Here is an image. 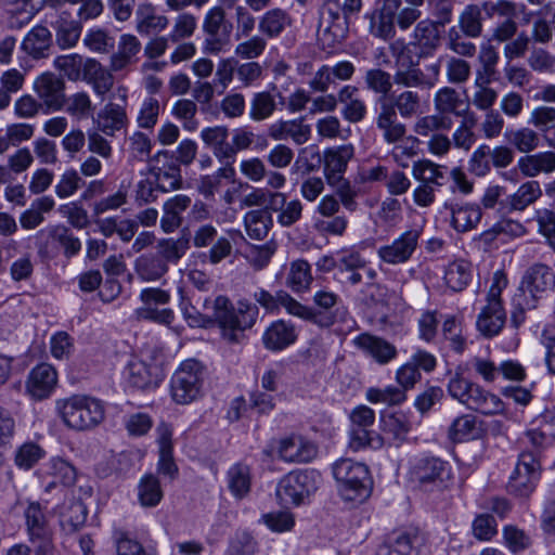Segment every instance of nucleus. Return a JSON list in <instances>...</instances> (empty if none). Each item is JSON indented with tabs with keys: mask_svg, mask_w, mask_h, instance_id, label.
<instances>
[{
	"mask_svg": "<svg viewBox=\"0 0 555 555\" xmlns=\"http://www.w3.org/2000/svg\"><path fill=\"white\" fill-rule=\"evenodd\" d=\"M210 304L223 337L232 343L238 340L242 332L254 326L259 314L258 307L246 299L238 300L236 309L230 299L222 295L217 296Z\"/></svg>",
	"mask_w": 555,
	"mask_h": 555,
	"instance_id": "1",
	"label": "nucleus"
},
{
	"mask_svg": "<svg viewBox=\"0 0 555 555\" xmlns=\"http://www.w3.org/2000/svg\"><path fill=\"white\" fill-rule=\"evenodd\" d=\"M56 405L63 423L75 430L93 429L105 418L104 403L91 396L73 395L59 400Z\"/></svg>",
	"mask_w": 555,
	"mask_h": 555,
	"instance_id": "2",
	"label": "nucleus"
},
{
	"mask_svg": "<svg viewBox=\"0 0 555 555\" xmlns=\"http://www.w3.org/2000/svg\"><path fill=\"white\" fill-rule=\"evenodd\" d=\"M333 475L344 500L361 503L370 498L373 480L364 463L340 459L333 464Z\"/></svg>",
	"mask_w": 555,
	"mask_h": 555,
	"instance_id": "3",
	"label": "nucleus"
},
{
	"mask_svg": "<svg viewBox=\"0 0 555 555\" xmlns=\"http://www.w3.org/2000/svg\"><path fill=\"white\" fill-rule=\"evenodd\" d=\"M321 475L313 469L295 470L285 475L278 483L276 496L282 504H305L318 490Z\"/></svg>",
	"mask_w": 555,
	"mask_h": 555,
	"instance_id": "4",
	"label": "nucleus"
},
{
	"mask_svg": "<svg viewBox=\"0 0 555 555\" xmlns=\"http://www.w3.org/2000/svg\"><path fill=\"white\" fill-rule=\"evenodd\" d=\"M506 285L505 275L500 271L495 272L487 295V305L481 309L476 322L478 331L485 337L496 336L506 322V313L501 301V292Z\"/></svg>",
	"mask_w": 555,
	"mask_h": 555,
	"instance_id": "5",
	"label": "nucleus"
},
{
	"mask_svg": "<svg viewBox=\"0 0 555 555\" xmlns=\"http://www.w3.org/2000/svg\"><path fill=\"white\" fill-rule=\"evenodd\" d=\"M450 477L449 464L436 456L416 459L409 469L410 481L424 491L446 488Z\"/></svg>",
	"mask_w": 555,
	"mask_h": 555,
	"instance_id": "6",
	"label": "nucleus"
},
{
	"mask_svg": "<svg viewBox=\"0 0 555 555\" xmlns=\"http://www.w3.org/2000/svg\"><path fill=\"white\" fill-rule=\"evenodd\" d=\"M232 30L233 25L227 18L225 10L221 5L210 8L203 21V51L212 55L225 51L231 43Z\"/></svg>",
	"mask_w": 555,
	"mask_h": 555,
	"instance_id": "7",
	"label": "nucleus"
},
{
	"mask_svg": "<svg viewBox=\"0 0 555 555\" xmlns=\"http://www.w3.org/2000/svg\"><path fill=\"white\" fill-rule=\"evenodd\" d=\"M203 369L198 361L190 359L181 363L171 377L170 389L175 402L189 404L201 395Z\"/></svg>",
	"mask_w": 555,
	"mask_h": 555,
	"instance_id": "8",
	"label": "nucleus"
},
{
	"mask_svg": "<svg viewBox=\"0 0 555 555\" xmlns=\"http://www.w3.org/2000/svg\"><path fill=\"white\" fill-rule=\"evenodd\" d=\"M540 480V464L531 452H522L519 455L514 473L509 477L507 489L509 493L528 498L535 489Z\"/></svg>",
	"mask_w": 555,
	"mask_h": 555,
	"instance_id": "9",
	"label": "nucleus"
},
{
	"mask_svg": "<svg viewBox=\"0 0 555 555\" xmlns=\"http://www.w3.org/2000/svg\"><path fill=\"white\" fill-rule=\"evenodd\" d=\"M142 307L135 310L139 320L152 321L158 324L169 325L173 321V311L169 308H159L170 301L168 291L158 287H146L141 291Z\"/></svg>",
	"mask_w": 555,
	"mask_h": 555,
	"instance_id": "10",
	"label": "nucleus"
},
{
	"mask_svg": "<svg viewBox=\"0 0 555 555\" xmlns=\"http://www.w3.org/2000/svg\"><path fill=\"white\" fill-rule=\"evenodd\" d=\"M149 172L157 182L159 192L167 193L182 186L180 166L168 151H160L149 159Z\"/></svg>",
	"mask_w": 555,
	"mask_h": 555,
	"instance_id": "11",
	"label": "nucleus"
},
{
	"mask_svg": "<svg viewBox=\"0 0 555 555\" xmlns=\"http://www.w3.org/2000/svg\"><path fill=\"white\" fill-rule=\"evenodd\" d=\"M420 237L421 230H406L390 244L380 246L377 249V256L382 262L390 266L406 263L416 251Z\"/></svg>",
	"mask_w": 555,
	"mask_h": 555,
	"instance_id": "12",
	"label": "nucleus"
},
{
	"mask_svg": "<svg viewBox=\"0 0 555 555\" xmlns=\"http://www.w3.org/2000/svg\"><path fill=\"white\" fill-rule=\"evenodd\" d=\"M118 92L124 104L108 102L98 112L96 117L93 118L95 129L108 137H114L116 132L125 129L129 122L126 109L127 89L119 87Z\"/></svg>",
	"mask_w": 555,
	"mask_h": 555,
	"instance_id": "13",
	"label": "nucleus"
},
{
	"mask_svg": "<svg viewBox=\"0 0 555 555\" xmlns=\"http://www.w3.org/2000/svg\"><path fill=\"white\" fill-rule=\"evenodd\" d=\"M125 379L128 385L145 390L156 388L164 378L163 367L156 361H146L143 359H131L125 371Z\"/></svg>",
	"mask_w": 555,
	"mask_h": 555,
	"instance_id": "14",
	"label": "nucleus"
},
{
	"mask_svg": "<svg viewBox=\"0 0 555 555\" xmlns=\"http://www.w3.org/2000/svg\"><path fill=\"white\" fill-rule=\"evenodd\" d=\"M555 287V273L544 263H534L522 275L519 294L538 300L544 293Z\"/></svg>",
	"mask_w": 555,
	"mask_h": 555,
	"instance_id": "15",
	"label": "nucleus"
},
{
	"mask_svg": "<svg viewBox=\"0 0 555 555\" xmlns=\"http://www.w3.org/2000/svg\"><path fill=\"white\" fill-rule=\"evenodd\" d=\"M34 91L47 112L61 111L65 105V82L53 73H43L34 82Z\"/></svg>",
	"mask_w": 555,
	"mask_h": 555,
	"instance_id": "16",
	"label": "nucleus"
},
{
	"mask_svg": "<svg viewBox=\"0 0 555 555\" xmlns=\"http://www.w3.org/2000/svg\"><path fill=\"white\" fill-rule=\"evenodd\" d=\"M49 240L59 243L63 247L66 258L76 256L81 249L80 240L63 224L49 225L37 232L36 241L40 254H48Z\"/></svg>",
	"mask_w": 555,
	"mask_h": 555,
	"instance_id": "17",
	"label": "nucleus"
},
{
	"mask_svg": "<svg viewBox=\"0 0 555 555\" xmlns=\"http://www.w3.org/2000/svg\"><path fill=\"white\" fill-rule=\"evenodd\" d=\"M376 128L382 132L383 139L388 144H395L403 139L406 127L398 119V113L388 105V98L376 100Z\"/></svg>",
	"mask_w": 555,
	"mask_h": 555,
	"instance_id": "18",
	"label": "nucleus"
},
{
	"mask_svg": "<svg viewBox=\"0 0 555 555\" xmlns=\"http://www.w3.org/2000/svg\"><path fill=\"white\" fill-rule=\"evenodd\" d=\"M320 27L328 33L334 41L346 39L349 30V20L341 10V3L338 0H326L320 11Z\"/></svg>",
	"mask_w": 555,
	"mask_h": 555,
	"instance_id": "19",
	"label": "nucleus"
},
{
	"mask_svg": "<svg viewBox=\"0 0 555 555\" xmlns=\"http://www.w3.org/2000/svg\"><path fill=\"white\" fill-rule=\"evenodd\" d=\"M278 454L287 463H309L317 456L318 448L304 437L293 435L279 441Z\"/></svg>",
	"mask_w": 555,
	"mask_h": 555,
	"instance_id": "20",
	"label": "nucleus"
},
{
	"mask_svg": "<svg viewBox=\"0 0 555 555\" xmlns=\"http://www.w3.org/2000/svg\"><path fill=\"white\" fill-rule=\"evenodd\" d=\"M353 155L352 144H343L324 151V175L328 184H337L344 180V173Z\"/></svg>",
	"mask_w": 555,
	"mask_h": 555,
	"instance_id": "21",
	"label": "nucleus"
},
{
	"mask_svg": "<svg viewBox=\"0 0 555 555\" xmlns=\"http://www.w3.org/2000/svg\"><path fill=\"white\" fill-rule=\"evenodd\" d=\"M57 383V373L52 365L41 363L36 365L28 374L26 380L27 392L36 400L48 398Z\"/></svg>",
	"mask_w": 555,
	"mask_h": 555,
	"instance_id": "22",
	"label": "nucleus"
},
{
	"mask_svg": "<svg viewBox=\"0 0 555 555\" xmlns=\"http://www.w3.org/2000/svg\"><path fill=\"white\" fill-rule=\"evenodd\" d=\"M441 36L438 23L430 18L418 21L412 33L411 46L418 49V56L433 55L440 47Z\"/></svg>",
	"mask_w": 555,
	"mask_h": 555,
	"instance_id": "23",
	"label": "nucleus"
},
{
	"mask_svg": "<svg viewBox=\"0 0 555 555\" xmlns=\"http://www.w3.org/2000/svg\"><path fill=\"white\" fill-rule=\"evenodd\" d=\"M298 338L294 323L285 320L273 321L262 334V344L269 351H282L293 345Z\"/></svg>",
	"mask_w": 555,
	"mask_h": 555,
	"instance_id": "24",
	"label": "nucleus"
},
{
	"mask_svg": "<svg viewBox=\"0 0 555 555\" xmlns=\"http://www.w3.org/2000/svg\"><path fill=\"white\" fill-rule=\"evenodd\" d=\"M356 348L372 357L379 364H387L397 357V348L386 339L362 333L352 340Z\"/></svg>",
	"mask_w": 555,
	"mask_h": 555,
	"instance_id": "25",
	"label": "nucleus"
},
{
	"mask_svg": "<svg viewBox=\"0 0 555 555\" xmlns=\"http://www.w3.org/2000/svg\"><path fill=\"white\" fill-rule=\"evenodd\" d=\"M446 209L451 214V227L459 233H465L477 228L482 218V211L475 203H446Z\"/></svg>",
	"mask_w": 555,
	"mask_h": 555,
	"instance_id": "26",
	"label": "nucleus"
},
{
	"mask_svg": "<svg viewBox=\"0 0 555 555\" xmlns=\"http://www.w3.org/2000/svg\"><path fill=\"white\" fill-rule=\"evenodd\" d=\"M268 135L275 141L291 139L294 143L301 145L309 141L311 126L305 124L304 118L278 120L269 126Z\"/></svg>",
	"mask_w": 555,
	"mask_h": 555,
	"instance_id": "27",
	"label": "nucleus"
},
{
	"mask_svg": "<svg viewBox=\"0 0 555 555\" xmlns=\"http://www.w3.org/2000/svg\"><path fill=\"white\" fill-rule=\"evenodd\" d=\"M542 196L540 183L530 180L522 183L515 193L508 195L500 203L499 212L507 215L512 211H522Z\"/></svg>",
	"mask_w": 555,
	"mask_h": 555,
	"instance_id": "28",
	"label": "nucleus"
},
{
	"mask_svg": "<svg viewBox=\"0 0 555 555\" xmlns=\"http://www.w3.org/2000/svg\"><path fill=\"white\" fill-rule=\"evenodd\" d=\"M192 199L185 194H176L163 204L160 229L166 234L173 233L183 222V214L190 208Z\"/></svg>",
	"mask_w": 555,
	"mask_h": 555,
	"instance_id": "29",
	"label": "nucleus"
},
{
	"mask_svg": "<svg viewBox=\"0 0 555 555\" xmlns=\"http://www.w3.org/2000/svg\"><path fill=\"white\" fill-rule=\"evenodd\" d=\"M463 404L485 415L500 414L504 411L503 401L476 383H473Z\"/></svg>",
	"mask_w": 555,
	"mask_h": 555,
	"instance_id": "30",
	"label": "nucleus"
},
{
	"mask_svg": "<svg viewBox=\"0 0 555 555\" xmlns=\"http://www.w3.org/2000/svg\"><path fill=\"white\" fill-rule=\"evenodd\" d=\"M435 111L440 115L463 117L470 114L469 104L452 87H442L434 95Z\"/></svg>",
	"mask_w": 555,
	"mask_h": 555,
	"instance_id": "31",
	"label": "nucleus"
},
{
	"mask_svg": "<svg viewBox=\"0 0 555 555\" xmlns=\"http://www.w3.org/2000/svg\"><path fill=\"white\" fill-rule=\"evenodd\" d=\"M420 537L415 531L395 532L378 546L376 555H418Z\"/></svg>",
	"mask_w": 555,
	"mask_h": 555,
	"instance_id": "32",
	"label": "nucleus"
},
{
	"mask_svg": "<svg viewBox=\"0 0 555 555\" xmlns=\"http://www.w3.org/2000/svg\"><path fill=\"white\" fill-rule=\"evenodd\" d=\"M517 167L527 178H534L541 173H553L555 171V152L545 151L522 156L518 159Z\"/></svg>",
	"mask_w": 555,
	"mask_h": 555,
	"instance_id": "33",
	"label": "nucleus"
},
{
	"mask_svg": "<svg viewBox=\"0 0 555 555\" xmlns=\"http://www.w3.org/2000/svg\"><path fill=\"white\" fill-rule=\"evenodd\" d=\"M135 29L140 35H150L164 30L169 21L167 16L157 13L156 8L149 2L140 3L135 11Z\"/></svg>",
	"mask_w": 555,
	"mask_h": 555,
	"instance_id": "34",
	"label": "nucleus"
},
{
	"mask_svg": "<svg viewBox=\"0 0 555 555\" xmlns=\"http://www.w3.org/2000/svg\"><path fill=\"white\" fill-rule=\"evenodd\" d=\"M141 50V43L138 38L130 34L120 36L118 48L111 55L109 66L115 73L126 69L131 65Z\"/></svg>",
	"mask_w": 555,
	"mask_h": 555,
	"instance_id": "35",
	"label": "nucleus"
},
{
	"mask_svg": "<svg viewBox=\"0 0 555 555\" xmlns=\"http://www.w3.org/2000/svg\"><path fill=\"white\" fill-rule=\"evenodd\" d=\"M52 44V34L41 25L35 26L24 38L22 49L34 59H43Z\"/></svg>",
	"mask_w": 555,
	"mask_h": 555,
	"instance_id": "36",
	"label": "nucleus"
},
{
	"mask_svg": "<svg viewBox=\"0 0 555 555\" xmlns=\"http://www.w3.org/2000/svg\"><path fill=\"white\" fill-rule=\"evenodd\" d=\"M52 26L55 31V42L60 49L74 48L79 41L82 25L77 20L61 14Z\"/></svg>",
	"mask_w": 555,
	"mask_h": 555,
	"instance_id": "37",
	"label": "nucleus"
},
{
	"mask_svg": "<svg viewBox=\"0 0 555 555\" xmlns=\"http://www.w3.org/2000/svg\"><path fill=\"white\" fill-rule=\"evenodd\" d=\"M169 270L159 256L154 253H145L134 261V271L144 282L160 280Z\"/></svg>",
	"mask_w": 555,
	"mask_h": 555,
	"instance_id": "38",
	"label": "nucleus"
},
{
	"mask_svg": "<svg viewBox=\"0 0 555 555\" xmlns=\"http://www.w3.org/2000/svg\"><path fill=\"white\" fill-rule=\"evenodd\" d=\"M276 109L275 94L268 90L258 91L250 98L248 116L253 121L260 122L272 117Z\"/></svg>",
	"mask_w": 555,
	"mask_h": 555,
	"instance_id": "39",
	"label": "nucleus"
},
{
	"mask_svg": "<svg viewBox=\"0 0 555 555\" xmlns=\"http://www.w3.org/2000/svg\"><path fill=\"white\" fill-rule=\"evenodd\" d=\"M228 488L231 494L242 500L248 495L251 488V474L249 466L236 463L227 472Z\"/></svg>",
	"mask_w": 555,
	"mask_h": 555,
	"instance_id": "40",
	"label": "nucleus"
},
{
	"mask_svg": "<svg viewBox=\"0 0 555 555\" xmlns=\"http://www.w3.org/2000/svg\"><path fill=\"white\" fill-rule=\"evenodd\" d=\"M292 18L280 8L267 11L259 20L258 29L268 38L279 37L286 27L291 26Z\"/></svg>",
	"mask_w": 555,
	"mask_h": 555,
	"instance_id": "41",
	"label": "nucleus"
},
{
	"mask_svg": "<svg viewBox=\"0 0 555 555\" xmlns=\"http://www.w3.org/2000/svg\"><path fill=\"white\" fill-rule=\"evenodd\" d=\"M244 225L247 235L251 240H264L273 225V220L267 210L255 209L245 214Z\"/></svg>",
	"mask_w": 555,
	"mask_h": 555,
	"instance_id": "42",
	"label": "nucleus"
},
{
	"mask_svg": "<svg viewBox=\"0 0 555 555\" xmlns=\"http://www.w3.org/2000/svg\"><path fill=\"white\" fill-rule=\"evenodd\" d=\"M190 248V240L185 236L173 238H162L157 242L155 253L169 266L177 264Z\"/></svg>",
	"mask_w": 555,
	"mask_h": 555,
	"instance_id": "43",
	"label": "nucleus"
},
{
	"mask_svg": "<svg viewBox=\"0 0 555 555\" xmlns=\"http://www.w3.org/2000/svg\"><path fill=\"white\" fill-rule=\"evenodd\" d=\"M388 105L402 118L409 119L421 113L422 98L416 91L403 90L388 99Z\"/></svg>",
	"mask_w": 555,
	"mask_h": 555,
	"instance_id": "44",
	"label": "nucleus"
},
{
	"mask_svg": "<svg viewBox=\"0 0 555 555\" xmlns=\"http://www.w3.org/2000/svg\"><path fill=\"white\" fill-rule=\"evenodd\" d=\"M472 278L473 266L464 259L449 263L444 272L446 284L454 292L463 291L469 284Z\"/></svg>",
	"mask_w": 555,
	"mask_h": 555,
	"instance_id": "45",
	"label": "nucleus"
},
{
	"mask_svg": "<svg viewBox=\"0 0 555 555\" xmlns=\"http://www.w3.org/2000/svg\"><path fill=\"white\" fill-rule=\"evenodd\" d=\"M364 88L379 95L378 98H387L393 87V76L390 73L379 68H367L363 75Z\"/></svg>",
	"mask_w": 555,
	"mask_h": 555,
	"instance_id": "46",
	"label": "nucleus"
},
{
	"mask_svg": "<svg viewBox=\"0 0 555 555\" xmlns=\"http://www.w3.org/2000/svg\"><path fill=\"white\" fill-rule=\"evenodd\" d=\"M482 22L483 16L480 14L478 4L469 3L460 13L456 27L464 31L468 38L476 39L482 35Z\"/></svg>",
	"mask_w": 555,
	"mask_h": 555,
	"instance_id": "47",
	"label": "nucleus"
},
{
	"mask_svg": "<svg viewBox=\"0 0 555 555\" xmlns=\"http://www.w3.org/2000/svg\"><path fill=\"white\" fill-rule=\"evenodd\" d=\"M493 81L492 78L482 77L480 74L475 75V91L472 98V104L479 111L493 109V105L498 100V92L489 85Z\"/></svg>",
	"mask_w": 555,
	"mask_h": 555,
	"instance_id": "48",
	"label": "nucleus"
},
{
	"mask_svg": "<svg viewBox=\"0 0 555 555\" xmlns=\"http://www.w3.org/2000/svg\"><path fill=\"white\" fill-rule=\"evenodd\" d=\"M164 496L158 478L153 474H145L138 485V500L143 507L157 506Z\"/></svg>",
	"mask_w": 555,
	"mask_h": 555,
	"instance_id": "49",
	"label": "nucleus"
},
{
	"mask_svg": "<svg viewBox=\"0 0 555 555\" xmlns=\"http://www.w3.org/2000/svg\"><path fill=\"white\" fill-rule=\"evenodd\" d=\"M481 434L482 429L473 415H462L455 418L449 428V437L455 442L478 439Z\"/></svg>",
	"mask_w": 555,
	"mask_h": 555,
	"instance_id": "50",
	"label": "nucleus"
},
{
	"mask_svg": "<svg viewBox=\"0 0 555 555\" xmlns=\"http://www.w3.org/2000/svg\"><path fill=\"white\" fill-rule=\"evenodd\" d=\"M453 127L451 116L436 114L425 115L416 120L413 131L420 137L429 138L441 131H448Z\"/></svg>",
	"mask_w": 555,
	"mask_h": 555,
	"instance_id": "51",
	"label": "nucleus"
},
{
	"mask_svg": "<svg viewBox=\"0 0 555 555\" xmlns=\"http://www.w3.org/2000/svg\"><path fill=\"white\" fill-rule=\"evenodd\" d=\"M312 282L311 267L302 259L291 262L285 284L295 293L307 291Z\"/></svg>",
	"mask_w": 555,
	"mask_h": 555,
	"instance_id": "52",
	"label": "nucleus"
},
{
	"mask_svg": "<svg viewBox=\"0 0 555 555\" xmlns=\"http://www.w3.org/2000/svg\"><path fill=\"white\" fill-rule=\"evenodd\" d=\"M508 143L518 152L529 154L540 145V137L533 129L524 127L505 132Z\"/></svg>",
	"mask_w": 555,
	"mask_h": 555,
	"instance_id": "53",
	"label": "nucleus"
},
{
	"mask_svg": "<svg viewBox=\"0 0 555 555\" xmlns=\"http://www.w3.org/2000/svg\"><path fill=\"white\" fill-rule=\"evenodd\" d=\"M460 125L455 128L451 142L456 149L469 151L476 142L474 127L477 124V117L474 113L462 117Z\"/></svg>",
	"mask_w": 555,
	"mask_h": 555,
	"instance_id": "54",
	"label": "nucleus"
},
{
	"mask_svg": "<svg viewBox=\"0 0 555 555\" xmlns=\"http://www.w3.org/2000/svg\"><path fill=\"white\" fill-rule=\"evenodd\" d=\"M446 47L454 54L463 57H473L477 52V47L474 42L468 40L464 31L452 26L448 29L446 35Z\"/></svg>",
	"mask_w": 555,
	"mask_h": 555,
	"instance_id": "55",
	"label": "nucleus"
},
{
	"mask_svg": "<svg viewBox=\"0 0 555 555\" xmlns=\"http://www.w3.org/2000/svg\"><path fill=\"white\" fill-rule=\"evenodd\" d=\"M46 451L38 443L28 441L21 444L14 452V464L23 470L31 469L41 459Z\"/></svg>",
	"mask_w": 555,
	"mask_h": 555,
	"instance_id": "56",
	"label": "nucleus"
},
{
	"mask_svg": "<svg viewBox=\"0 0 555 555\" xmlns=\"http://www.w3.org/2000/svg\"><path fill=\"white\" fill-rule=\"evenodd\" d=\"M25 518L27 531L31 542L36 541V537L50 533L47 526V518L42 507L37 502H31L25 509Z\"/></svg>",
	"mask_w": 555,
	"mask_h": 555,
	"instance_id": "57",
	"label": "nucleus"
},
{
	"mask_svg": "<svg viewBox=\"0 0 555 555\" xmlns=\"http://www.w3.org/2000/svg\"><path fill=\"white\" fill-rule=\"evenodd\" d=\"M370 34L378 39L388 41L396 36L395 17L388 13L377 11L370 17Z\"/></svg>",
	"mask_w": 555,
	"mask_h": 555,
	"instance_id": "58",
	"label": "nucleus"
},
{
	"mask_svg": "<svg viewBox=\"0 0 555 555\" xmlns=\"http://www.w3.org/2000/svg\"><path fill=\"white\" fill-rule=\"evenodd\" d=\"M211 299H204L203 309L201 312L196 306L182 302V313L189 325L196 327H206L216 321L214 317V309L211 307Z\"/></svg>",
	"mask_w": 555,
	"mask_h": 555,
	"instance_id": "59",
	"label": "nucleus"
},
{
	"mask_svg": "<svg viewBox=\"0 0 555 555\" xmlns=\"http://www.w3.org/2000/svg\"><path fill=\"white\" fill-rule=\"evenodd\" d=\"M65 111L72 117L81 120L88 118L94 111L90 95L85 92H76L65 96Z\"/></svg>",
	"mask_w": 555,
	"mask_h": 555,
	"instance_id": "60",
	"label": "nucleus"
},
{
	"mask_svg": "<svg viewBox=\"0 0 555 555\" xmlns=\"http://www.w3.org/2000/svg\"><path fill=\"white\" fill-rule=\"evenodd\" d=\"M393 82L405 90L411 88H420L428 90V85L425 80V73L417 66H409L406 68H399L393 74Z\"/></svg>",
	"mask_w": 555,
	"mask_h": 555,
	"instance_id": "61",
	"label": "nucleus"
},
{
	"mask_svg": "<svg viewBox=\"0 0 555 555\" xmlns=\"http://www.w3.org/2000/svg\"><path fill=\"white\" fill-rule=\"evenodd\" d=\"M382 430L395 440H403L410 430V423L405 414L390 413L380 417Z\"/></svg>",
	"mask_w": 555,
	"mask_h": 555,
	"instance_id": "62",
	"label": "nucleus"
},
{
	"mask_svg": "<svg viewBox=\"0 0 555 555\" xmlns=\"http://www.w3.org/2000/svg\"><path fill=\"white\" fill-rule=\"evenodd\" d=\"M412 173L416 180L429 183V185L433 186L442 185V180L444 179L441 166L430 160H422L414 163Z\"/></svg>",
	"mask_w": 555,
	"mask_h": 555,
	"instance_id": "63",
	"label": "nucleus"
},
{
	"mask_svg": "<svg viewBox=\"0 0 555 555\" xmlns=\"http://www.w3.org/2000/svg\"><path fill=\"white\" fill-rule=\"evenodd\" d=\"M348 446L354 452L365 448L379 449L383 446V438L375 431L352 427Z\"/></svg>",
	"mask_w": 555,
	"mask_h": 555,
	"instance_id": "64",
	"label": "nucleus"
}]
</instances>
